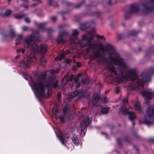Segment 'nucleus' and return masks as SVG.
<instances>
[{
  "label": "nucleus",
  "instance_id": "24",
  "mask_svg": "<svg viewBox=\"0 0 154 154\" xmlns=\"http://www.w3.org/2000/svg\"><path fill=\"white\" fill-rule=\"evenodd\" d=\"M46 23H38L37 24V26L39 29H42Z\"/></svg>",
  "mask_w": 154,
  "mask_h": 154
},
{
  "label": "nucleus",
  "instance_id": "49",
  "mask_svg": "<svg viewBox=\"0 0 154 154\" xmlns=\"http://www.w3.org/2000/svg\"><path fill=\"white\" fill-rule=\"evenodd\" d=\"M117 140L119 145H121L122 144L121 141L119 139H117Z\"/></svg>",
  "mask_w": 154,
  "mask_h": 154
},
{
  "label": "nucleus",
  "instance_id": "14",
  "mask_svg": "<svg viewBox=\"0 0 154 154\" xmlns=\"http://www.w3.org/2000/svg\"><path fill=\"white\" fill-rule=\"evenodd\" d=\"M77 95H79V96L81 95L82 97H84L82 92L76 91L69 93L68 95V97L69 99H71L73 98Z\"/></svg>",
  "mask_w": 154,
  "mask_h": 154
},
{
  "label": "nucleus",
  "instance_id": "17",
  "mask_svg": "<svg viewBox=\"0 0 154 154\" xmlns=\"http://www.w3.org/2000/svg\"><path fill=\"white\" fill-rule=\"evenodd\" d=\"M60 55L57 56L54 59V60L56 62L58 60L61 61L64 58V55H65V52L62 50L60 53Z\"/></svg>",
  "mask_w": 154,
  "mask_h": 154
},
{
  "label": "nucleus",
  "instance_id": "9",
  "mask_svg": "<svg viewBox=\"0 0 154 154\" xmlns=\"http://www.w3.org/2000/svg\"><path fill=\"white\" fill-rule=\"evenodd\" d=\"M79 34V32L76 29H74L72 33V36L73 37L72 39H69V41L71 43V45H75V47L73 49V50L77 48V46L78 45H79L78 41H80L77 38L76 35Z\"/></svg>",
  "mask_w": 154,
  "mask_h": 154
},
{
  "label": "nucleus",
  "instance_id": "36",
  "mask_svg": "<svg viewBox=\"0 0 154 154\" xmlns=\"http://www.w3.org/2000/svg\"><path fill=\"white\" fill-rule=\"evenodd\" d=\"M51 19L53 22H54L57 20V18L56 17L54 16L51 17Z\"/></svg>",
  "mask_w": 154,
  "mask_h": 154
},
{
  "label": "nucleus",
  "instance_id": "1",
  "mask_svg": "<svg viewBox=\"0 0 154 154\" xmlns=\"http://www.w3.org/2000/svg\"><path fill=\"white\" fill-rule=\"evenodd\" d=\"M94 36L92 35L89 38H88V35L85 34L82 36V39L78 41L79 46L81 48H84L87 46L85 49L86 53L89 54L91 52L89 56L93 59H98L97 61L99 64L102 63L106 60L105 57H103L101 53L108 52L109 54V57L110 61L107 66V68L111 73H113L115 75H118V74L112 66V64L119 66L120 73L119 76H121L125 69L127 66L125 63L123 61V59L121 58L119 54L116 51L114 47L109 44H108L104 46L102 43L99 44V49L97 47V44L95 41H92Z\"/></svg>",
  "mask_w": 154,
  "mask_h": 154
},
{
  "label": "nucleus",
  "instance_id": "44",
  "mask_svg": "<svg viewBox=\"0 0 154 154\" xmlns=\"http://www.w3.org/2000/svg\"><path fill=\"white\" fill-rule=\"evenodd\" d=\"M25 21L27 23H29L30 22V20L28 18H26L24 19Z\"/></svg>",
  "mask_w": 154,
  "mask_h": 154
},
{
  "label": "nucleus",
  "instance_id": "57",
  "mask_svg": "<svg viewBox=\"0 0 154 154\" xmlns=\"http://www.w3.org/2000/svg\"><path fill=\"white\" fill-rule=\"evenodd\" d=\"M126 141L128 143H130V141L129 140V139H126Z\"/></svg>",
  "mask_w": 154,
  "mask_h": 154
},
{
  "label": "nucleus",
  "instance_id": "41",
  "mask_svg": "<svg viewBox=\"0 0 154 154\" xmlns=\"http://www.w3.org/2000/svg\"><path fill=\"white\" fill-rule=\"evenodd\" d=\"M100 14V13L99 11H97L94 12L93 13V15H95L97 17H98Z\"/></svg>",
  "mask_w": 154,
  "mask_h": 154
},
{
  "label": "nucleus",
  "instance_id": "55",
  "mask_svg": "<svg viewBox=\"0 0 154 154\" xmlns=\"http://www.w3.org/2000/svg\"><path fill=\"white\" fill-rule=\"evenodd\" d=\"M23 7L27 9L29 8V6L27 5H24Z\"/></svg>",
  "mask_w": 154,
  "mask_h": 154
},
{
  "label": "nucleus",
  "instance_id": "39",
  "mask_svg": "<svg viewBox=\"0 0 154 154\" xmlns=\"http://www.w3.org/2000/svg\"><path fill=\"white\" fill-rule=\"evenodd\" d=\"M62 3L63 4L66 5H69L70 4V3L67 2L66 1H62Z\"/></svg>",
  "mask_w": 154,
  "mask_h": 154
},
{
  "label": "nucleus",
  "instance_id": "56",
  "mask_svg": "<svg viewBox=\"0 0 154 154\" xmlns=\"http://www.w3.org/2000/svg\"><path fill=\"white\" fill-rule=\"evenodd\" d=\"M80 86V84H77L76 85V87L77 88H79V87Z\"/></svg>",
  "mask_w": 154,
  "mask_h": 154
},
{
  "label": "nucleus",
  "instance_id": "2",
  "mask_svg": "<svg viewBox=\"0 0 154 154\" xmlns=\"http://www.w3.org/2000/svg\"><path fill=\"white\" fill-rule=\"evenodd\" d=\"M123 75L114 78L112 75V73L108 75V78L111 82H116L121 83L123 82L130 81L129 86L131 88L132 90H139L140 93L146 100H149L154 98V91H141L144 88L143 83L149 82L150 80V75L154 74V68L151 67L149 69V72L146 74L142 73L141 79H138L137 72L135 69H131L127 70V68Z\"/></svg>",
  "mask_w": 154,
  "mask_h": 154
},
{
  "label": "nucleus",
  "instance_id": "53",
  "mask_svg": "<svg viewBox=\"0 0 154 154\" xmlns=\"http://www.w3.org/2000/svg\"><path fill=\"white\" fill-rule=\"evenodd\" d=\"M21 48L20 49H18L17 50V52L18 53L20 52L21 51Z\"/></svg>",
  "mask_w": 154,
  "mask_h": 154
},
{
  "label": "nucleus",
  "instance_id": "18",
  "mask_svg": "<svg viewBox=\"0 0 154 154\" xmlns=\"http://www.w3.org/2000/svg\"><path fill=\"white\" fill-rule=\"evenodd\" d=\"M72 141L73 143L76 146H78L79 144V142L78 137L75 135H73L72 137Z\"/></svg>",
  "mask_w": 154,
  "mask_h": 154
},
{
  "label": "nucleus",
  "instance_id": "22",
  "mask_svg": "<svg viewBox=\"0 0 154 154\" xmlns=\"http://www.w3.org/2000/svg\"><path fill=\"white\" fill-rule=\"evenodd\" d=\"M23 38L22 35H19L17 36V38L16 40V45H17L21 43V41Z\"/></svg>",
  "mask_w": 154,
  "mask_h": 154
},
{
  "label": "nucleus",
  "instance_id": "43",
  "mask_svg": "<svg viewBox=\"0 0 154 154\" xmlns=\"http://www.w3.org/2000/svg\"><path fill=\"white\" fill-rule=\"evenodd\" d=\"M149 142L150 143H154V138H150L149 140Z\"/></svg>",
  "mask_w": 154,
  "mask_h": 154
},
{
  "label": "nucleus",
  "instance_id": "3",
  "mask_svg": "<svg viewBox=\"0 0 154 154\" xmlns=\"http://www.w3.org/2000/svg\"><path fill=\"white\" fill-rule=\"evenodd\" d=\"M59 69H52L38 75L35 82H32L31 87L38 97L41 98L45 95V89H47V95L49 97L51 94L52 88H54L57 86L58 80L54 76V74L58 73Z\"/></svg>",
  "mask_w": 154,
  "mask_h": 154
},
{
  "label": "nucleus",
  "instance_id": "61",
  "mask_svg": "<svg viewBox=\"0 0 154 154\" xmlns=\"http://www.w3.org/2000/svg\"><path fill=\"white\" fill-rule=\"evenodd\" d=\"M22 0L24 2H28V1H29V0Z\"/></svg>",
  "mask_w": 154,
  "mask_h": 154
},
{
  "label": "nucleus",
  "instance_id": "5",
  "mask_svg": "<svg viewBox=\"0 0 154 154\" xmlns=\"http://www.w3.org/2000/svg\"><path fill=\"white\" fill-rule=\"evenodd\" d=\"M143 123L149 126L154 123V106H148L144 114Z\"/></svg>",
  "mask_w": 154,
  "mask_h": 154
},
{
  "label": "nucleus",
  "instance_id": "34",
  "mask_svg": "<svg viewBox=\"0 0 154 154\" xmlns=\"http://www.w3.org/2000/svg\"><path fill=\"white\" fill-rule=\"evenodd\" d=\"M120 91V88L118 86H116L115 88V92L118 94L119 93Z\"/></svg>",
  "mask_w": 154,
  "mask_h": 154
},
{
  "label": "nucleus",
  "instance_id": "54",
  "mask_svg": "<svg viewBox=\"0 0 154 154\" xmlns=\"http://www.w3.org/2000/svg\"><path fill=\"white\" fill-rule=\"evenodd\" d=\"M20 57V55H17V56H16V57H15V58L16 59L19 58Z\"/></svg>",
  "mask_w": 154,
  "mask_h": 154
},
{
  "label": "nucleus",
  "instance_id": "6",
  "mask_svg": "<svg viewBox=\"0 0 154 154\" xmlns=\"http://www.w3.org/2000/svg\"><path fill=\"white\" fill-rule=\"evenodd\" d=\"M91 121V118L86 116L85 120H83L81 123V135L84 136L87 131V127L90 124Z\"/></svg>",
  "mask_w": 154,
  "mask_h": 154
},
{
  "label": "nucleus",
  "instance_id": "64",
  "mask_svg": "<svg viewBox=\"0 0 154 154\" xmlns=\"http://www.w3.org/2000/svg\"><path fill=\"white\" fill-rule=\"evenodd\" d=\"M133 125H134V122H133Z\"/></svg>",
  "mask_w": 154,
  "mask_h": 154
},
{
  "label": "nucleus",
  "instance_id": "51",
  "mask_svg": "<svg viewBox=\"0 0 154 154\" xmlns=\"http://www.w3.org/2000/svg\"><path fill=\"white\" fill-rule=\"evenodd\" d=\"M86 80H85V79H82V82L84 83V84H85L86 83H85V81H86Z\"/></svg>",
  "mask_w": 154,
  "mask_h": 154
},
{
  "label": "nucleus",
  "instance_id": "45",
  "mask_svg": "<svg viewBox=\"0 0 154 154\" xmlns=\"http://www.w3.org/2000/svg\"><path fill=\"white\" fill-rule=\"evenodd\" d=\"M28 29V27L26 26H23L22 27V29L24 31H25L27 30Z\"/></svg>",
  "mask_w": 154,
  "mask_h": 154
},
{
  "label": "nucleus",
  "instance_id": "4",
  "mask_svg": "<svg viewBox=\"0 0 154 154\" xmlns=\"http://www.w3.org/2000/svg\"><path fill=\"white\" fill-rule=\"evenodd\" d=\"M35 39L33 34L27 37L24 40L26 47L32 50L29 56L26 60H25L20 64L21 66L23 68H29L32 63H36L38 62L36 54H40L44 55L46 54L48 49V46L45 44H41L38 46L35 43Z\"/></svg>",
  "mask_w": 154,
  "mask_h": 154
},
{
  "label": "nucleus",
  "instance_id": "31",
  "mask_svg": "<svg viewBox=\"0 0 154 154\" xmlns=\"http://www.w3.org/2000/svg\"><path fill=\"white\" fill-rule=\"evenodd\" d=\"M82 74H79L78 75L75 77L74 79V81L75 82L77 83L78 81L79 77L81 76Z\"/></svg>",
  "mask_w": 154,
  "mask_h": 154
},
{
  "label": "nucleus",
  "instance_id": "30",
  "mask_svg": "<svg viewBox=\"0 0 154 154\" xmlns=\"http://www.w3.org/2000/svg\"><path fill=\"white\" fill-rule=\"evenodd\" d=\"M11 10H8L5 12L4 14V16L6 17L8 16L11 15Z\"/></svg>",
  "mask_w": 154,
  "mask_h": 154
},
{
  "label": "nucleus",
  "instance_id": "28",
  "mask_svg": "<svg viewBox=\"0 0 154 154\" xmlns=\"http://www.w3.org/2000/svg\"><path fill=\"white\" fill-rule=\"evenodd\" d=\"M96 37L98 39L103 40H106L105 37L103 35H96Z\"/></svg>",
  "mask_w": 154,
  "mask_h": 154
},
{
  "label": "nucleus",
  "instance_id": "11",
  "mask_svg": "<svg viewBox=\"0 0 154 154\" xmlns=\"http://www.w3.org/2000/svg\"><path fill=\"white\" fill-rule=\"evenodd\" d=\"M74 107L70 106V107L69 108L70 106H64L63 110V116H62L59 117V119L62 123L64 122L65 119L66 117V114L69 111L75 109Z\"/></svg>",
  "mask_w": 154,
  "mask_h": 154
},
{
  "label": "nucleus",
  "instance_id": "15",
  "mask_svg": "<svg viewBox=\"0 0 154 154\" xmlns=\"http://www.w3.org/2000/svg\"><path fill=\"white\" fill-rule=\"evenodd\" d=\"M69 137L68 134H60L59 138L62 144H64L66 141V139H68Z\"/></svg>",
  "mask_w": 154,
  "mask_h": 154
},
{
  "label": "nucleus",
  "instance_id": "37",
  "mask_svg": "<svg viewBox=\"0 0 154 154\" xmlns=\"http://www.w3.org/2000/svg\"><path fill=\"white\" fill-rule=\"evenodd\" d=\"M55 3V2L53 0H49L48 1V4L49 5H51L52 4H54Z\"/></svg>",
  "mask_w": 154,
  "mask_h": 154
},
{
  "label": "nucleus",
  "instance_id": "27",
  "mask_svg": "<svg viewBox=\"0 0 154 154\" xmlns=\"http://www.w3.org/2000/svg\"><path fill=\"white\" fill-rule=\"evenodd\" d=\"M15 35V32L13 29H11L10 31L9 36L10 37H14Z\"/></svg>",
  "mask_w": 154,
  "mask_h": 154
},
{
  "label": "nucleus",
  "instance_id": "47",
  "mask_svg": "<svg viewBox=\"0 0 154 154\" xmlns=\"http://www.w3.org/2000/svg\"><path fill=\"white\" fill-rule=\"evenodd\" d=\"M70 52V51L69 50H66L65 53V54H68Z\"/></svg>",
  "mask_w": 154,
  "mask_h": 154
},
{
  "label": "nucleus",
  "instance_id": "52",
  "mask_svg": "<svg viewBox=\"0 0 154 154\" xmlns=\"http://www.w3.org/2000/svg\"><path fill=\"white\" fill-rule=\"evenodd\" d=\"M108 4L109 5H110L111 4V0H109V1H108Z\"/></svg>",
  "mask_w": 154,
  "mask_h": 154
},
{
  "label": "nucleus",
  "instance_id": "60",
  "mask_svg": "<svg viewBox=\"0 0 154 154\" xmlns=\"http://www.w3.org/2000/svg\"><path fill=\"white\" fill-rule=\"evenodd\" d=\"M58 28L59 29H61L62 28H63V26H58Z\"/></svg>",
  "mask_w": 154,
  "mask_h": 154
},
{
  "label": "nucleus",
  "instance_id": "25",
  "mask_svg": "<svg viewBox=\"0 0 154 154\" xmlns=\"http://www.w3.org/2000/svg\"><path fill=\"white\" fill-rule=\"evenodd\" d=\"M26 16L25 14H23L21 15L16 14L15 15V18L17 19H20Z\"/></svg>",
  "mask_w": 154,
  "mask_h": 154
},
{
  "label": "nucleus",
  "instance_id": "29",
  "mask_svg": "<svg viewBox=\"0 0 154 154\" xmlns=\"http://www.w3.org/2000/svg\"><path fill=\"white\" fill-rule=\"evenodd\" d=\"M138 33V31H137L134 30H133L130 32L129 33V34L131 35L134 36L137 34Z\"/></svg>",
  "mask_w": 154,
  "mask_h": 154
},
{
  "label": "nucleus",
  "instance_id": "26",
  "mask_svg": "<svg viewBox=\"0 0 154 154\" xmlns=\"http://www.w3.org/2000/svg\"><path fill=\"white\" fill-rule=\"evenodd\" d=\"M32 0L35 1L36 2L32 4L31 5V7H34L35 6H37L38 4H39L42 3L41 0Z\"/></svg>",
  "mask_w": 154,
  "mask_h": 154
},
{
  "label": "nucleus",
  "instance_id": "21",
  "mask_svg": "<svg viewBox=\"0 0 154 154\" xmlns=\"http://www.w3.org/2000/svg\"><path fill=\"white\" fill-rule=\"evenodd\" d=\"M60 111V106H54L52 109V112L54 115L57 114Z\"/></svg>",
  "mask_w": 154,
  "mask_h": 154
},
{
  "label": "nucleus",
  "instance_id": "16",
  "mask_svg": "<svg viewBox=\"0 0 154 154\" xmlns=\"http://www.w3.org/2000/svg\"><path fill=\"white\" fill-rule=\"evenodd\" d=\"M100 93L99 91L95 92L92 103L93 105H95L100 98Z\"/></svg>",
  "mask_w": 154,
  "mask_h": 154
},
{
  "label": "nucleus",
  "instance_id": "50",
  "mask_svg": "<svg viewBox=\"0 0 154 154\" xmlns=\"http://www.w3.org/2000/svg\"><path fill=\"white\" fill-rule=\"evenodd\" d=\"M21 52L23 54L25 52V49L23 48H21Z\"/></svg>",
  "mask_w": 154,
  "mask_h": 154
},
{
  "label": "nucleus",
  "instance_id": "33",
  "mask_svg": "<svg viewBox=\"0 0 154 154\" xmlns=\"http://www.w3.org/2000/svg\"><path fill=\"white\" fill-rule=\"evenodd\" d=\"M84 1H83L81 3L75 5V8H80L81 6L83 4V3H84Z\"/></svg>",
  "mask_w": 154,
  "mask_h": 154
},
{
  "label": "nucleus",
  "instance_id": "7",
  "mask_svg": "<svg viewBox=\"0 0 154 154\" xmlns=\"http://www.w3.org/2000/svg\"><path fill=\"white\" fill-rule=\"evenodd\" d=\"M143 9V12L145 13L154 12V0H150V2H144L141 4Z\"/></svg>",
  "mask_w": 154,
  "mask_h": 154
},
{
  "label": "nucleus",
  "instance_id": "62",
  "mask_svg": "<svg viewBox=\"0 0 154 154\" xmlns=\"http://www.w3.org/2000/svg\"><path fill=\"white\" fill-rule=\"evenodd\" d=\"M141 48H139L138 49V51H141Z\"/></svg>",
  "mask_w": 154,
  "mask_h": 154
},
{
  "label": "nucleus",
  "instance_id": "58",
  "mask_svg": "<svg viewBox=\"0 0 154 154\" xmlns=\"http://www.w3.org/2000/svg\"><path fill=\"white\" fill-rule=\"evenodd\" d=\"M134 137L135 138H137L139 137V136L137 135H134Z\"/></svg>",
  "mask_w": 154,
  "mask_h": 154
},
{
  "label": "nucleus",
  "instance_id": "48",
  "mask_svg": "<svg viewBox=\"0 0 154 154\" xmlns=\"http://www.w3.org/2000/svg\"><path fill=\"white\" fill-rule=\"evenodd\" d=\"M81 65V63L79 62H77L76 63V66H77L79 67H80V66Z\"/></svg>",
  "mask_w": 154,
  "mask_h": 154
},
{
  "label": "nucleus",
  "instance_id": "23",
  "mask_svg": "<svg viewBox=\"0 0 154 154\" xmlns=\"http://www.w3.org/2000/svg\"><path fill=\"white\" fill-rule=\"evenodd\" d=\"M42 56L40 59V63L42 65H45L46 63V60L44 55Z\"/></svg>",
  "mask_w": 154,
  "mask_h": 154
},
{
  "label": "nucleus",
  "instance_id": "46",
  "mask_svg": "<svg viewBox=\"0 0 154 154\" xmlns=\"http://www.w3.org/2000/svg\"><path fill=\"white\" fill-rule=\"evenodd\" d=\"M60 98V93H58L57 94V99L59 101V100Z\"/></svg>",
  "mask_w": 154,
  "mask_h": 154
},
{
  "label": "nucleus",
  "instance_id": "8",
  "mask_svg": "<svg viewBox=\"0 0 154 154\" xmlns=\"http://www.w3.org/2000/svg\"><path fill=\"white\" fill-rule=\"evenodd\" d=\"M139 10V5L138 4H134L131 5L129 10L125 12L124 15L125 18L126 19H128L131 14L137 13Z\"/></svg>",
  "mask_w": 154,
  "mask_h": 154
},
{
  "label": "nucleus",
  "instance_id": "63",
  "mask_svg": "<svg viewBox=\"0 0 154 154\" xmlns=\"http://www.w3.org/2000/svg\"><path fill=\"white\" fill-rule=\"evenodd\" d=\"M152 37L153 38H154V34L153 35H152Z\"/></svg>",
  "mask_w": 154,
  "mask_h": 154
},
{
  "label": "nucleus",
  "instance_id": "13",
  "mask_svg": "<svg viewBox=\"0 0 154 154\" xmlns=\"http://www.w3.org/2000/svg\"><path fill=\"white\" fill-rule=\"evenodd\" d=\"M128 109L126 106H121L118 111V113L119 115H127L129 111Z\"/></svg>",
  "mask_w": 154,
  "mask_h": 154
},
{
  "label": "nucleus",
  "instance_id": "42",
  "mask_svg": "<svg viewBox=\"0 0 154 154\" xmlns=\"http://www.w3.org/2000/svg\"><path fill=\"white\" fill-rule=\"evenodd\" d=\"M80 28L82 30H85V29H86V27H85V25L83 24H82L80 26Z\"/></svg>",
  "mask_w": 154,
  "mask_h": 154
},
{
  "label": "nucleus",
  "instance_id": "12",
  "mask_svg": "<svg viewBox=\"0 0 154 154\" xmlns=\"http://www.w3.org/2000/svg\"><path fill=\"white\" fill-rule=\"evenodd\" d=\"M73 77V74H72L70 76H69L67 75H66L62 80V85L65 86L67 85L68 82L72 81Z\"/></svg>",
  "mask_w": 154,
  "mask_h": 154
},
{
  "label": "nucleus",
  "instance_id": "40",
  "mask_svg": "<svg viewBox=\"0 0 154 154\" xmlns=\"http://www.w3.org/2000/svg\"><path fill=\"white\" fill-rule=\"evenodd\" d=\"M140 102L138 101L137 100L136 101L135 103L134 104V106H140Z\"/></svg>",
  "mask_w": 154,
  "mask_h": 154
},
{
  "label": "nucleus",
  "instance_id": "38",
  "mask_svg": "<svg viewBox=\"0 0 154 154\" xmlns=\"http://www.w3.org/2000/svg\"><path fill=\"white\" fill-rule=\"evenodd\" d=\"M128 102V100L127 98H126L123 99L122 100V103H124V105H125Z\"/></svg>",
  "mask_w": 154,
  "mask_h": 154
},
{
  "label": "nucleus",
  "instance_id": "20",
  "mask_svg": "<svg viewBox=\"0 0 154 154\" xmlns=\"http://www.w3.org/2000/svg\"><path fill=\"white\" fill-rule=\"evenodd\" d=\"M110 109L109 106H103L101 109V112L103 114H106L108 113Z\"/></svg>",
  "mask_w": 154,
  "mask_h": 154
},
{
  "label": "nucleus",
  "instance_id": "35",
  "mask_svg": "<svg viewBox=\"0 0 154 154\" xmlns=\"http://www.w3.org/2000/svg\"><path fill=\"white\" fill-rule=\"evenodd\" d=\"M102 100L105 103H106L108 102L109 100V99L107 97H105L102 99Z\"/></svg>",
  "mask_w": 154,
  "mask_h": 154
},
{
  "label": "nucleus",
  "instance_id": "32",
  "mask_svg": "<svg viewBox=\"0 0 154 154\" xmlns=\"http://www.w3.org/2000/svg\"><path fill=\"white\" fill-rule=\"evenodd\" d=\"M135 109L140 113L143 112L142 109L140 106H135Z\"/></svg>",
  "mask_w": 154,
  "mask_h": 154
},
{
  "label": "nucleus",
  "instance_id": "10",
  "mask_svg": "<svg viewBox=\"0 0 154 154\" xmlns=\"http://www.w3.org/2000/svg\"><path fill=\"white\" fill-rule=\"evenodd\" d=\"M68 35V32L60 30L57 37V41L58 43H64L67 41L64 39V38L66 37Z\"/></svg>",
  "mask_w": 154,
  "mask_h": 154
},
{
  "label": "nucleus",
  "instance_id": "59",
  "mask_svg": "<svg viewBox=\"0 0 154 154\" xmlns=\"http://www.w3.org/2000/svg\"><path fill=\"white\" fill-rule=\"evenodd\" d=\"M47 31H48V32H50V31H53V30H52V29H48L47 30Z\"/></svg>",
  "mask_w": 154,
  "mask_h": 154
},
{
  "label": "nucleus",
  "instance_id": "19",
  "mask_svg": "<svg viewBox=\"0 0 154 154\" xmlns=\"http://www.w3.org/2000/svg\"><path fill=\"white\" fill-rule=\"evenodd\" d=\"M128 115L129 119L131 121H133L136 118V114L133 112L129 111Z\"/></svg>",
  "mask_w": 154,
  "mask_h": 154
}]
</instances>
